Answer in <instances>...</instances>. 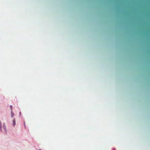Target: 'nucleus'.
<instances>
[{
    "label": "nucleus",
    "instance_id": "4",
    "mask_svg": "<svg viewBox=\"0 0 150 150\" xmlns=\"http://www.w3.org/2000/svg\"><path fill=\"white\" fill-rule=\"evenodd\" d=\"M12 112H11V113H12V114H11V117H12V118H13V116H14V114H13V113H12Z\"/></svg>",
    "mask_w": 150,
    "mask_h": 150
},
{
    "label": "nucleus",
    "instance_id": "5",
    "mask_svg": "<svg viewBox=\"0 0 150 150\" xmlns=\"http://www.w3.org/2000/svg\"><path fill=\"white\" fill-rule=\"evenodd\" d=\"M10 108L12 110V106L10 105Z\"/></svg>",
    "mask_w": 150,
    "mask_h": 150
},
{
    "label": "nucleus",
    "instance_id": "1",
    "mask_svg": "<svg viewBox=\"0 0 150 150\" xmlns=\"http://www.w3.org/2000/svg\"><path fill=\"white\" fill-rule=\"evenodd\" d=\"M13 127L14 126L16 125V121H15V119H14L13 120Z\"/></svg>",
    "mask_w": 150,
    "mask_h": 150
},
{
    "label": "nucleus",
    "instance_id": "6",
    "mask_svg": "<svg viewBox=\"0 0 150 150\" xmlns=\"http://www.w3.org/2000/svg\"><path fill=\"white\" fill-rule=\"evenodd\" d=\"M38 150H41L40 149H39Z\"/></svg>",
    "mask_w": 150,
    "mask_h": 150
},
{
    "label": "nucleus",
    "instance_id": "2",
    "mask_svg": "<svg viewBox=\"0 0 150 150\" xmlns=\"http://www.w3.org/2000/svg\"><path fill=\"white\" fill-rule=\"evenodd\" d=\"M3 127L4 129V130L5 131H6V126L5 125V124L4 123L3 124Z\"/></svg>",
    "mask_w": 150,
    "mask_h": 150
},
{
    "label": "nucleus",
    "instance_id": "3",
    "mask_svg": "<svg viewBox=\"0 0 150 150\" xmlns=\"http://www.w3.org/2000/svg\"><path fill=\"white\" fill-rule=\"evenodd\" d=\"M2 130V123L1 121H0V130Z\"/></svg>",
    "mask_w": 150,
    "mask_h": 150
}]
</instances>
